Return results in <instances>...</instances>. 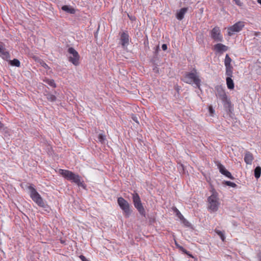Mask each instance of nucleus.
<instances>
[{"instance_id":"1","label":"nucleus","mask_w":261,"mask_h":261,"mask_svg":"<svg viewBox=\"0 0 261 261\" xmlns=\"http://www.w3.org/2000/svg\"><path fill=\"white\" fill-rule=\"evenodd\" d=\"M59 173L66 179L75 183L79 187L86 189V186L84 183V181L82 180V178L79 174H75L70 170L64 169H59Z\"/></svg>"},{"instance_id":"2","label":"nucleus","mask_w":261,"mask_h":261,"mask_svg":"<svg viewBox=\"0 0 261 261\" xmlns=\"http://www.w3.org/2000/svg\"><path fill=\"white\" fill-rule=\"evenodd\" d=\"M183 81L188 84H194L197 88H200L201 80L199 73L195 68H193L191 72H186L184 76Z\"/></svg>"},{"instance_id":"3","label":"nucleus","mask_w":261,"mask_h":261,"mask_svg":"<svg viewBox=\"0 0 261 261\" xmlns=\"http://www.w3.org/2000/svg\"><path fill=\"white\" fill-rule=\"evenodd\" d=\"M212 194L207 198V208L211 212H215L218 211L220 204L218 193L212 189Z\"/></svg>"},{"instance_id":"4","label":"nucleus","mask_w":261,"mask_h":261,"mask_svg":"<svg viewBox=\"0 0 261 261\" xmlns=\"http://www.w3.org/2000/svg\"><path fill=\"white\" fill-rule=\"evenodd\" d=\"M30 192V197L39 206L42 207H45V203L36 190L32 186H30L28 187Z\"/></svg>"},{"instance_id":"5","label":"nucleus","mask_w":261,"mask_h":261,"mask_svg":"<svg viewBox=\"0 0 261 261\" xmlns=\"http://www.w3.org/2000/svg\"><path fill=\"white\" fill-rule=\"evenodd\" d=\"M117 202L120 207L123 211L125 217L128 218L132 213V210L130 208L128 202L121 197L118 198Z\"/></svg>"},{"instance_id":"6","label":"nucleus","mask_w":261,"mask_h":261,"mask_svg":"<svg viewBox=\"0 0 261 261\" xmlns=\"http://www.w3.org/2000/svg\"><path fill=\"white\" fill-rule=\"evenodd\" d=\"M133 201L135 207L142 216H145V211L142 204L140 196L137 193L133 194Z\"/></svg>"},{"instance_id":"7","label":"nucleus","mask_w":261,"mask_h":261,"mask_svg":"<svg viewBox=\"0 0 261 261\" xmlns=\"http://www.w3.org/2000/svg\"><path fill=\"white\" fill-rule=\"evenodd\" d=\"M244 22L243 21H238L233 25L228 27L227 30V34L229 36H231L235 33L240 32L244 27Z\"/></svg>"},{"instance_id":"8","label":"nucleus","mask_w":261,"mask_h":261,"mask_svg":"<svg viewBox=\"0 0 261 261\" xmlns=\"http://www.w3.org/2000/svg\"><path fill=\"white\" fill-rule=\"evenodd\" d=\"M216 96L219 98L224 104H229V101L227 98L225 90L221 86H217L216 88Z\"/></svg>"},{"instance_id":"9","label":"nucleus","mask_w":261,"mask_h":261,"mask_svg":"<svg viewBox=\"0 0 261 261\" xmlns=\"http://www.w3.org/2000/svg\"><path fill=\"white\" fill-rule=\"evenodd\" d=\"M68 52L72 55L69 57V61L73 65L77 66L79 64L80 56L77 51L73 47H69Z\"/></svg>"},{"instance_id":"10","label":"nucleus","mask_w":261,"mask_h":261,"mask_svg":"<svg viewBox=\"0 0 261 261\" xmlns=\"http://www.w3.org/2000/svg\"><path fill=\"white\" fill-rule=\"evenodd\" d=\"M210 34L212 38L215 41L218 42L223 41V36L221 33V31L219 27H215L211 31Z\"/></svg>"},{"instance_id":"11","label":"nucleus","mask_w":261,"mask_h":261,"mask_svg":"<svg viewBox=\"0 0 261 261\" xmlns=\"http://www.w3.org/2000/svg\"><path fill=\"white\" fill-rule=\"evenodd\" d=\"M228 49V47L222 43H217L214 46V50L216 53L222 54Z\"/></svg>"},{"instance_id":"12","label":"nucleus","mask_w":261,"mask_h":261,"mask_svg":"<svg viewBox=\"0 0 261 261\" xmlns=\"http://www.w3.org/2000/svg\"><path fill=\"white\" fill-rule=\"evenodd\" d=\"M120 42L123 47H126L129 44V35L127 32H123L120 35Z\"/></svg>"},{"instance_id":"13","label":"nucleus","mask_w":261,"mask_h":261,"mask_svg":"<svg viewBox=\"0 0 261 261\" xmlns=\"http://www.w3.org/2000/svg\"><path fill=\"white\" fill-rule=\"evenodd\" d=\"M0 56L4 60H7L10 58V54L6 50L3 43H0Z\"/></svg>"},{"instance_id":"14","label":"nucleus","mask_w":261,"mask_h":261,"mask_svg":"<svg viewBox=\"0 0 261 261\" xmlns=\"http://www.w3.org/2000/svg\"><path fill=\"white\" fill-rule=\"evenodd\" d=\"M218 168L221 174L224 175L225 176H226V177L231 179H234V177L232 176L231 173L229 172L228 170H227L223 165H222L221 164H219L218 165Z\"/></svg>"},{"instance_id":"15","label":"nucleus","mask_w":261,"mask_h":261,"mask_svg":"<svg viewBox=\"0 0 261 261\" xmlns=\"http://www.w3.org/2000/svg\"><path fill=\"white\" fill-rule=\"evenodd\" d=\"M254 160V157L252 153L249 151H246L244 155V161L247 164L251 165Z\"/></svg>"},{"instance_id":"16","label":"nucleus","mask_w":261,"mask_h":261,"mask_svg":"<svg viewBox=\"0 0 261 261\" xmlns=\"http://www.w3.org/2000/svg\"><path fill=\"white\" fill-rule=\"evenodd\" d=\"M188 8H181L179 12H178L176 14V18L177 19L181 20L184 17L186 13L188 11Z\"/></svg>"},{"instance_id":"17","label":"nucleus","mask_w":261,"mask_h":261,"mask_svg":"<svg viewBox=\"0 0 261 261\" xmlns=\"http://www.w3.org/2000/svg\"><path fill=\"white\" fill-rule=\"evenodd\" d=\"M232 77H227L226 79L227 87L229 89L232 90L234 89V83L231 79Z\"/></svg>"},{"instance_id":"18","label":"nucleus","mask_w":261,"mask_h":261,"mask_svg":"<svg viewBox=\"0 0 261 261\" xmlns=\"http://www.w3.org/2000/svg\"><path fill=\"white\" fill-rule=\"evenodd\" d=\"M232 62V60L230 57L229 56L228 54H226L225 56V60H224V65L225 67H227L229 66H232L231 65V63Z\"/></svg>"},{"instance_id":"19","label":"nucleus","mask_w":261,"mask_h":261,"mask_svg":"<svg viewBox=\"0 0 261 261\" xmlns=\"http://www.w3.org/2000/svg\"><path fill=\"white\" fill-rule=\"evenodd\" d=\"M172 210L174 212V213L175 214L176 216L180 220L181 219H184V217L183 216V215L181 214V213L179 212V211L176 207H173L172 208Z\"/></svg>"},{"instance_id":"20","label":"nucleus","mask_w":261,"mask_h":261,"mask_svg":"<svg viewBox=\"0 0 261 261\" xmlns=\"http://www.w3.org/2000/svg\"><path fill=\"white\" fill-rule=\"evenodd\" d=\"M226 68V72L225 74L227 75V77H232L233 74V67L229 66Z\"/></svg>"},{"instance_id":"21","label":"nucleus","mask_w":261,"mask_h":261,"mask_svg":"<svg viewBox=\"0 0 261 261\" xmlns=\"http://www.w3.org/2000/svg\"><path fill=\"white\" fill-rule=\"evenodd\" d=\"M43 81L53 88L56 87V84L55 83L54 80L53 79H45Z\"/></svg>"},{"instance_id":"22","label":"nucleus","mask_w":261,"mask_h":261,"mask_svg":"<svg viewBox=\"0 0 261 261\" xmlns=\"http://www.w3.org/2000/svg\"><path fill=\"white\" fill-rule=\"evenodd\" d=\"M261 174V168L259 166H257L254 170V176L256 178H258L260 176Z\"/></svg>"},{"instance_id":"23","label":"nucleus","mask_w":261,"mask_h":261,"mask_svg":"<svg viewBox=\"0 0 261 261\" xmlns=\"http://www.w3.org/2000/svg\"><path fill=\"white\" fill-rule=\"evenodd\" d=\"M45 96L47 99L50 101L54 102L56 100V97L52 94L48 93L45 94Z\"/></svg>"},{"instance_id":"24","label":"nucleus","mask_w":261,"mask_h":261,"mask_svg":"<svg viewBox=\"0 0 261 261\" xmlns=\"http://www.w3.org/2000/svg\"><path fill=\"white\" fill-rule=\"evenodd\" d=\"M10 63L12 66L16 67H19L20 66V63L18 59H14L13 60L10 61Z\"/></svg>"},{"instance_id":"25","label":"nucleus","mask_w":261,"mask_h":261,"mask_svg":"<svg viewBox=\"0 0 261 261\" xmlns=\"http://www.w3.org/2000/svg\"><path fill=\"white\" fill-rule=\"evenodd\" d=\"M98 141L100 142H101V143H104L105 141L106 140V136H105L101 134H100L98 135Z\"/></svg>"},{"instance_id":"26","label":"nucleus","mask_w":261,"mask_h":261,"mask_svg":"<svg viewBox=\"0 0 261 261\" xmlns=\"http://www.w3.org/2000/svg\"><path fill=\"white\" fill-rule=\"evenodd\" d=\"M216 232L220 237L221 240L224 241L225 238L224 233L219 230H216Z\"/></svg>"},{"instance_id":"27","label":"nucleus","mask_w":261,"mask_h":261,"mask_svg":"<svg viewBox=\"0 0 261 261\" xmlns=\"http://www.w3.org/2000/svg\"><path fill=\"white\" fill-rule=\"evenodd\" d=\"M225 184L228 186H230L233 188H236L237 186L235 183L230 181H225Z\"/></svg>"},{"instance_id":"28","label":"nucleus","mask_w":261,"mask_h":261,"mask_svg":"<svg viewBox=\"0 0 261 261\" xmlns=\"http://www.w3.org/2000/svg\"><path fill=\"white\" fill-rule=\"evenodd\" d=\"M62 10L67 12H69L71 13H73V10L70 9L68 6L65 5L63 6L62 8Z\"/></svg>"},{"instance_id":"29","label":"nucleus","mask_w":261,"mask_h":261,"mask_svg":"<svg viewBox=\"0 0 261 261\" xmlns=\"http://www.w3.org/2000/svg\"><path fill=\"white\" fill-rule=\"evenodd\" d=\"M182 223H183L185 226H189V222L184 217L183 219L180 220Z\"/></svg>"},{"instance_id":"30","label":"nucleus","mask_w":261,"mask_h":261,"mask_svg":"<svg viewBox=\"0 0 261 261\" xmlns=\"http://www.w3.org/2000/svg\"><path fill=\"white\" fill-rule=\"evenodd\" d=\"M208 111H209L210 115L211 116H213L214 115V113H215V110L213 108L212 106H209V107H208Z\"/></svg>"},{"instance_id":"31","label":"nucleus","mask_w":261,"mask_h":261,"mask_svg":"<svg viewBox=\"0 0 261 261\" xmlns=\"http://www.w3.org/2000/svg\"><path fill=\"white\" fill-rule=\"evenodd\" d=\"M233 1L234 2L235 4L239 7H242L243 5V3L240 0H233Z\"/></svg>"},{"instance_id":"32","label":"nucleus","mask_w":261,"mask_h":261,"mask_svg":"<svg viewBox=\"0 0 261 261\" xmlns=\"http://www.w3.org/2000/svg\"><path fill=\"white\" fill-rule=\"evenodd\" d=\"M132 118L134 121H135L136 123L139 124V121H138V118L136 116L133 115L132 116Z\"/></svg>"},{"instance_id":"33","label":"nucleus","mask_w":261,"mask_h":261,"mask_svg":"<svg viewBox=\"0 0 261 261\" xmlns=\"http://www.w3.org/2000/svg\"><path fill=\"white\" fill-rule=\"evenodd\" d=\"M80 258L82 260V261H90L89 260H88L86 257L85 256H84V255H81L80 256H79Z\"/></svg>"},{"instance_id":"34","label":"nucleus","mask_w":261,"mask_h":261,"mask_svg":"<svg viewBox=\"0 0 261 261\" xmlns=\"http://www.w3.org/2000/svg\"><path fill=\"white\" fill-rule=\"evenodd\" d=\"M162 48L163 50H166L167 49V45L166 44H163L162 45Z\"/></svg>"},{"instance_id":"35","label":"nucleus","mask_w":261,"mask_h":261,"mask_svg":"<svg viewBox=\"0 0 261 261\" xmlns=\"http://www.w3.org/2000/svg\"><path fill=\"white\" fill-rule=\"evenodd\" d=\"M259 261H261V251L258 253L257 255Z\"/></svg>"},{"instance_id":"36","label":"nucleus","mask_w":261,"mask_h":261,"mask_svg":"<svg viewBox=\"0 0 261 261\" xmlns=\"http://www.w3.org/2000/svg\"><path fill=\"white\" fill-rule=\"evenodd\" d=\"M3 128H4V124L0 121V129H3Z\"/></svg>"},{"instance_id":"37","label":"nucleus","mask_w":261,"mask_h":261,"mask_svg":"<svg viewBox=\"0 0 261 261\" xmlns=\"http://www.w3.org/2000/svg\"><path fill=\"white\" fill-rule=\"evenodd\" d=\"M179 248L181 249V250H182L183 252H184L186 253H187L186 250H185L183 247H180Z\"/></svg>"},{"instance_id":"38","label":"nucleus","mask_w":261,"mask_h":261,"mask_svg":"<svg viewBox=\"0 0 261 261\" xmlns=\"http://www.w3.org/2000/svg\"><path fill=\"white\" fill-rule=\"evenodd\" d=\"M257 2L261 5V0H257Z\"/></svg>"}]
</instances>
